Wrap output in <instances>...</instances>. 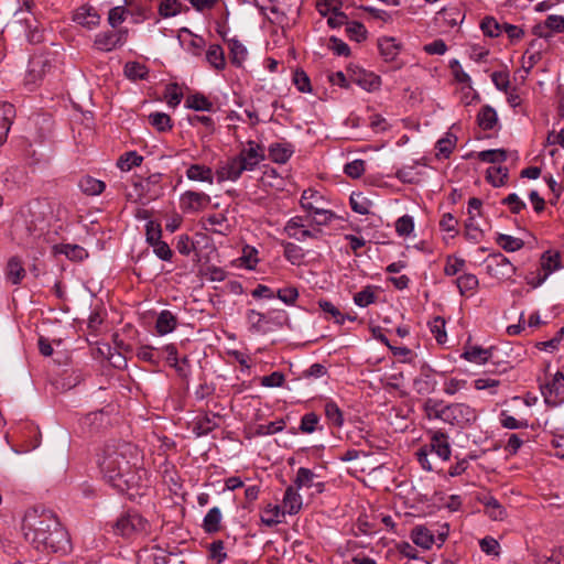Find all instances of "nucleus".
<instances>
[{
	"instance_id": "2f4dec72",
	"label": "nucleus",
	"mask_w": 564,
	"mask_h": 564,
	"mask_svg": "<svg viewBox=\"0 0 564 564\" xmlns=\"http://www.w3.org/2000/svg\"><path fill=\"white\" fill-rule=\"evenodd\" d=\"M477 123L482 130H492L498 123L496 110L488 105L481 107L477 115Z\"/></svg>"
},
{
	"instance_id": "7ed1b4c3",
	"label": "nucleus",
	"mask_w": 564,
	"mask_h": 564,
	"mask_svg": "<svg viewBox=\"0 0 564 564\" xmlns=\"http://www.w3.org/2000/svg\"><path fill=\"white\" fill-rule=\"evenodd\" d=\"M425 416L438 419L451 425L465 427L477 419L476 411L467 404H445L443 401L429 399L425 401Z\"/></svg>"
},
{
	"instance_id": "603ef678",
	"label": "nucleus",
	"mask_w": 564,
	"mask_h": 564,
	"mask_svg": "<svg viewBox=\"0 0 564 564\" xmlns=\"http://www.w3.org/2000/svg\"><path fill=\"white\" fill-rule=\"evenodd\" d=\"M316 475L306 467H300L296 473V477L294 479V486L296 489H301L303 487L311 488L314 486V478Z\"/></svg>"
},
{
	"instance_id": "e433bc0d",
	"label": "nucleus",
	"mask_w": 564,
	"mask_h": 564,
	"mask_svg": "<svg viewBox=\"0 0 564 564\" xmlns=\"http://www.w3.org/2000/svg\"><path fill=\"white\" fill-rule=\"evenodd\" d=\"M495 241L507 252L518 251L524 246V241L522 239L505 234H497Z\"/></svg>"
},
{
	"instance_id": "473e14b6",
	"label": "nucleus",
	"mask_w": 564,
	"mask_h": 564,
	"mask_svg": "<svg viewBox=\"0 0 564 564\" xmlns=\"http://www.w3.org/2000/svg\"><path fill=\"white\" fill-rule=\"evenodd\" d=\"M349 204L351 209L360 215H368L372 206V202L361 192H354L350 195Z\"/></svg>"
},
{
	"instance_id": "4d7b16f0",
	"label": "nucleus",
	"mask_w": 564,
	"mask_h": 564,
	"mask_svg": "<svg viewBox=\"0 0 564 564\" xmlns=\"http://www.w3.org/2000/svg\"><path fill=\"white\" fill-rule=\"evenodd\" d=\"M480 29L486 36L497 37L502 31V25L495 18L486 17L480 23Z\"/></svg>"
},
{
	"instance_id": "4468645a",
	"label": "nucleus",
	"mask_w": 564,
	"mask_h": 564,
	"mask_svg": "<svg viewBox=\"0 0 564 564\" xmlns=\"http://www.w3.org/2000/svg\"><path fill=\"white\" fill-rule=\"evenodd\" d=\"M238 156L241 159L249 171L256 169V166L264 160V153L262 148L253 141L248 142V148L240 151Z\"/></svg>"
},
{
	"instance_id": "7c9ffc66",
	"label": "nucleus",
	"mask_w": 564,
	"mask_h": 564,
	"mask_svg": "<svg viewBox=\"0 0 564 564\" xmlns=\"http://www.w3.org/2000/svg\"><path fill=\"white\" fill-rule=\"evenodd\" d=\"M177 325L176 316L169 310H163L155 323V329L160 335H166L175 329Z\"/></svg>"
},
{
	"instance_id": "b1692460",
	"label": "nucleus",
	"mask_w": 564,
	"mask_h": 564,
	"mask_svg": "<svg viewBox=\"0 0 564 564\" xmlns=\"http://www.w3.org/2000/svg\"><path fill=\"white\" fill-rule=\"evenodd\" d=\"M540 264L542 273L549 278L552 273L562 268L561 253L557 251L552 252L551 250L543 252Z\"/></svg>"
},
{
	"instance_id": "864d4df0",
	"label": "nucleus",
	"mask_w": 564,
	"mask_h": 564,
	"mask_svg": "<svg viewBox=\"0 0 564 564\" xmlns=\"http://www.w3.org/2000/svg\"><path fill=\"white\" fill-rule=\"evenodd\" d=\"M285 511L281 510L279 506H271L269 505L267 509L264 510V516L261 517V521L267 527H273L279 524L280 516H284Z\"/></svg>"
},
{
	"instance_id": "5fc2aeb1",
	"label": "nucleus",
	"mask_w": 564,
	"mask_h": 564,
	"mask_svg": "<svg viewBox=\"0 0 564 564\" xmlns=\"http://www.w3.org/2000/svg\"><path fill=\"white\" fill-rule=\"evenodd\" d=\"M478 159L486 163H500L507 160V152L503 149L485 150L478 153Z\"/></svg>"
},
{
	"instance_id": "a19ab883",
	"label": "nucleus",
	"mask_w": 564,
	"mask_h": 564,
	"mask_svg": "<svg viewBox=\"0 0 564 564\" xmlns=\"http://www.w3.org/2000/svg\"><path fill=\"white\" fill-rule=\"evenodd\" d=\"M228 43L231 63L238 67L242 66V63L246 61L248 55L247 48L237 39H231L228 41Z\"/></svg>"
},
{
	"instance_id": "79ce46f5",
	"label": "nucleus",
	"mask_w": 564,
	"mask_h": 564,
	"mask_svg": "<svg viewBox=\"0 0 564 564\" xmlns=\"http://www.w3.org/2000/svg\"><path fill=\"white\" fill-rule=\"evenodd\" d=\"M14 116V108L11 104L3 105V117L0 119V147L7 141L8 133L10 131L12 121L11 118Z\"/></svg>"
},
{
	"instance_id": "f257e3e1",
	"label": "nucleus",
	"mask_w": 564,
	"mask_h": 564,
	"mask_svg": "<svg viewBox=\"0 0 564 564\" xmlns=\"http://www.w3.org/2000/svg\"><path fill=\"white\" fill-rule=\"evenodd\" d=\"M138 448L128 442H107L98 454L97 464L104 479L119 492L140 495L147 485V470L138 466Z\"/></svg>"
},
{
	"instance_id": "0e129e2a",
	"label": "nucleus",
	"mask_w": 564,
	"mask_h": 564,
	"mask_svg": "<svg viewBox=\"0 0 564 564\" xmlns=\"http://www.w3.org/2000/svg\"><path fill=\"white\" fill-rule=\"evenodd\" d=\"M182 4L177 0H164L159 7V13L163 18H170L181 12Z\"/></svg>"
},
{
	"instance_id": "2eb2a0df",
	"label": "nucleus",
	"mask_w": 564,
	"mask_h": 564,
	"mask_svg": "<svg viewBox=\"0 0 564 564\" xmlns=\"http://www.w3.org/2000/svg\"><path fill=\"white\" fill-rule=\"evenodd\" d=\"M51 68L50 63L42 57H33L29 62L28 73L25 75V85H35L43 78L46 70Z\"/></svg>"
},
{
	"instance_id": "c85d7f7f",
	"label": "nucleus",
	"mask_w": 564,
	"mask_h": 564,
	"mask_svg": "<svg viewBox=\"0 0 564 564\" xmlns=\"http://www.w3.org/2000/svg\"><path fill=\"white\" fill-rule=\"evenodd\" d=\"M115 31H105L96 34L94 40V47L100 52H111L120 47L116 37Z\"/></svg>"
},
{
	"instance_id": "5701e85b",
	"label": "nucleus",
	"mask_w": 564,
	"mask_h": 564,
	"mask_svg": "<svg viewBox=\"0 0 564 564\" xmlns=\"http://www.w3.org/2000/svg\"><path fill=\"white\" fill-rule=\"evenodd\" d=\"M448 532L449 525L447 522L440 524L436 530L425 528V550L430 549L432 545L440 547L446 540Z\"/></svg>"
},
{
	"instance_id": "20e7f679",
	"label": "nucleus",
	"mask_w": 564,
	"mask_h": 564,
	"mask_svg": "<svg viewBox=\"0 0 564 564\" xmlns=\"http://www.w3.org/2000/svg\"><path fill=\"white\" fill-rule=\"evenodd\" d=\"M150 524L139 512L129 510L121 514L115 524V531L123 538L148 534Z\"/></svg>"
},
{
	"instance_id": "13d9d810",
	"label": "nucleus",
	"mask_w": 564,
	"mask_h": 564,
	"mask_svg": "<svg viewBox=\"0 0 564 564\" xmlns=\"http://www.w3.org/2000/svg\"><path fill=\"white\" fill-rule=\"evenodd\" d=\"M500 424L502 427L508 430H520L529 426L527 420H518L512 415L508 414L507 411H502L499 416Z\"/></svg>"
},
{
	"instance_id": "f03ea898",
	"label": "nucleus",
	"mask_w": 564,
	"mask_h": 564,
	"mask_svg": "<svg viewBox=\"0 0 564 564\" xmlns=\"http://www.w3.org/2000/svg\"><path fill=\"white\" fill-rule=\"evenodd\" d=\"M25 539L42 552H66L69 547V536L57 517L50 510H44L33 522L28 519Z\"/></svg>"
},
{
	"instance_id": "bb28decb",
	"label": "nucleus",
	"mask_w": 564,
	"mask_h": 564,
	"mask_svg": "<svg viewBox=\"0 0 564 564\" xmlns=\"http://www.w3.org/2000/svg\"><path fill=\"white\" fill-rule=\"evenodd\" d=\"M186 177L195 182L214 183V173L209 166L202 164H192L186 170Z\"/></svg>"
},
{
	"instance_id": "09e8293b",
	"label": "nucleus",
	"mask_w": 564,
	"mask_h": 564,
	"mask_svg": "<svg viewBox=\"0 0 564 564\" xmlns=\"http://www.w3.org/2000/svg\"><path fill=\"white\" fill-rule=\"evenodd\" d=\"M445 319L441 316H436L433 321L429 322L431 333L434 335L437 344L443 345L447 340V334L445 330Z\"/></svg>"
},
{
	"instance_id": "58836bf2",
	"label": "nucleus",
	"mask_w": 564,
	"mask_h": 564,
	"mask_svg": "<svg viewBox=\"0 0 564 564\" xmlns=\"http://www.w3.org/2000/svg\"><path fill=\"white\" fill-rule=\"evenodd\" d=\"M208 63L216 69L221 70L226 66L224 50L218 44H213L206 52Z\"/></svg>"
},
{
	"instance_id": "8fccbe9b",
	"label": "nucleus",
	"mask_w": 564,
	"mask_h": 564,
	"mask_svg": "<svg viewBox=\"0 0 564 564\" xmlns=\"http://www.w3.org/2000/svg\"><path fill=\"white\" fill-rule=\"evenodd\" d=\"M508 178V169L501 166H491L487 170V180L495 186H502Z\"/></svg>"
},
{
	"instance_id": "cd10ccee",
	"label": "nucleus",
	"mask_w": 564,
	"mask_h": 564,
	"mask_svg": "<svg viewBox=\"0 0 564 564\" xmlns=\"http://www.w3.org/2000/svg\"><path fill=\"white\" fill-rule=\"evenodd\" d=\"M6 275L9 282L18 285L25 276V269L20 258L12 257L7 263Z\"/></svg>"
},
{
	"instance_id": "0eeeda50",
	"label": "nucleus",
	"mask_w": 564,
	"mask_h": 564,
	"mask_svg": "<svg viewBox=\"0 0 564 564\" xmlns=\"http://www.w3.org/2000/svg\"><path fill=\"white\" fill-rule=\"evenodd\" d=\"M210 196L204 192L186 191L180 197V208L183 213L196 214L210 204Z\"/></svg>"
},
{
	"instance_id": "f3484780",
	"label": "nucleus",
	"mask_w": 564,
	"mask_h": 564,
	"mask_svg": "<svg viewBox=\"0 0 564 564\" xmlns=\"http://www.w3.org/2000/svg\"><path fill=\"white\" fill-rule=\"evenodd\" d=\"M478 501L485 507V512L491 520L502 521L507 517L506 509L494 496L484 495L478 498Z\"/></svg>"
},
{
	"instance_id": "de8ad7c7",
	"label": "nucleus",
	"mask_w": 564,
	"mask_h": 564,
	"mask_svg": "<svg viewBox=\"0 0 564 564\" xmlns=\"http://www.w3.org/2000/svg\"><path fill=\"white\" fill-rule=\"evenodd\" d=\"M324 411L327 420L333 425L340 427L344 423L343 412L333 400H328L324 405Z\"/></svg>"
},
{
	"instance_id": "f8f14e48",
	"label": "nucleus",
	"mask_w": 564,
	"mask_h": 564,
	"mask_svg": "<svg viewBox=\"0 0 564 564\" xmlns=\"http://www.w3.org/2000/svg\"><path fill=\"white\" fill-rule=\"evenodd\" d=\"M160 174L151 175L147 178H140L138 181H133V189L135 195V200L144 204V200L149 202L154 199L158 196L155 191H152V187L159 183Z\"/></svg>"
},
{
	"instance_id": "3c124183",
	"label": "nucleus",
	"mask_w": 564,
	"mask_h": 564,
	"mask_svg": "<svg viewBox=\"0 0 564 564\" xmlns=\"http://www.w3.org/2000/svg\"><path fill=\"white\" fill-rule=\"evenodd\" d=\"M143 161V158L135 151H130L121 155L118 160V167L122 171H130L134 166H139Z\"/></svg>"
},
{
	"instance_id": "052dcab7",
	"label": "nucleus",
	"mask_w": 564,
	"mask_h": 564,
	"mask_svg": "<svg viewBox=\"0 0 564 564\" xmlns=\"http://www.w3.org/2000/svg\"><path fill=\"white\" fill-rule=\"evenodd\" d=\"M61 252L64 253L70 260L80 261L88 257L85 248L78 245H62Z\"/></svg>"
},
{
	"instance_id": "423d86ee",
	"label": "nucleus",
	"mask_w": 564,
	"mask_h": 564,
	"mask_svg": "<svg viewBox=\"0 0 564 564\" xmlns=\"http://www.w3.org/2000/svg\"><path fill=\"white\" fill-rule=\"evenodd\" d=\"M485 262L487 273L500 281L512 279L517 272V268L501 252L490 253Z\"/></svg>"
},
{
	"instance_id": "69168bd1",
	"label": "nucleus",
	"mask_w": 564,
	"mask_h": 564,
	"mask_svg": "<svg viewBox=\"0 0 564 564\" xmlns=\"http://www.w3.org/2000/svg\"><path fill=\"white\" fill-rule=\"evenodd\" d=\"M501 203L508 206L512 214H520L527 207L525 203L516 193L509 194Z\"/></svg>"
},
{
	"instance_id": "412c9836",
	"label": "nucleus",
	"mask_w": 564,
	"mask_h": 564,
	"mask_svg": "<svg viewBox=\"0 0 564 564\" xmlns=\"http://www.w3.org/2000/svg\"><path fill=\"white\" fill-rule=\"evenodd\" d=\"M220 419L218 414H204L203 416H198L194 422L193 433L197 436H204L213 432L218 427L217 420Z\"/></svg>"
},
{
	"instance_id": "49530a36",
	"label": "nucleus",
	"mask_w": 564,
	"mask_h": 564,
	"mask_svg": "<svg viewBox=\"0 0 564 564\" xmlns=\"http://www.w3.org/2000/svg\"><path fill=\"white\" fill-rule=\"evenodd\" d=\"M150 124L159 132H166L172 129V119L165 112H152L149 115Z\"/></svg>"
},
{
	"instance_id": "393cba45",
	"label": "nucleus",
	"mask_w": 564,
	"mask_h": 564,
	"mask_svg": "<svg viewBox=\"0 0 564 564\" xmlns=\"http://www.w3.org/2000/svg\"><path fill=\"white\" fill-rule=\"evenodd\" d=\"M204 229L220 235H227L230 232L228 219L224 214H215L208 216L204 220Z\"/></svg>"
},
{
	"instance_id": "ea45409f",
	"label": "nucleus",
	"mask_w": 564,
	"mask_h": 564,
	"mask_svg": "<svg viewBox=\"0 0 564 564\" xmlns=\"http://www.w3.org/2000/svg\"><path fill=\"white\" fill-rule=\"evenodd\" d=\"M185 105L196 111H210L214 107L213 102L199 93L187 96Z\"/></svg>"
},
{
	"instance_id": "1a4fd4ad",
	"label": "nucleus",
	"mask_w": 564,
	"mask_h": 564,
	"mask_svg": "<svg viewBox=\"0 0 564 564\" xmlns=\"http://www.w3.org/2000/svg\"><path fill=\"white\" fill-rule=\"evenodd\" d=\"M284 232L289 238L295 239L297 241H304L306 239H319L322 236V230L319 228L313 230L306 229L303 225V219L301 216H295L289 219L285 224Z\"/></svg>"
},
{
	"instance_id": "338daca9",
	"label": "nucleus",
	"mask_w": 564,
	"mask_h": 564,
	"mask_svg": "<svg viewBox=\"0 0 564 564\" xmlns=\"http://www.w3.org/2000/svg\"><path fill=\"white\" fill-rule=\"evenodd\" d=\"M225 544L221 540L214 541L209 545V556L216 561L217 564L223 563L227 558V553L224 551Z\"/></svg>"
},
{
	"instance_id": "bf43d9fd",
	"label": "nucleus",
	"mask_w": 564,
	"mask_h": 564,
	"mask_svg": "<svg viewBox=\"0 0 564 564\" xmlns=\"http://www.w3.org/2000/svg\"><path fill=\"white\" fill-rule=\"evenodd\" d=\"M376 301V294L373 292L372 286H366L360 292L356 293L354 296V302L356 305L360 307H366Z\"/></svg>"
},
{
	"instance_id": "39448f33",
	"label": "nucleus",
	"mask_w": 564,
	"mask_h": 564,
	"mask_svg": "<svg viewBox=\"0 0 564 564\" xmlns=\"http://www.w3.org/2000/svg\"><path fill=\"white\" fill-rule=\"evenodd\" d=\"M311 198L323 199V195L312 188H307L302 193L300 204L301 207L313 215L312 223L318 227L327 226L333 219L337 218L336 214L329 209L315 206Z\"/></svg>"
},
{
	"instance_id": "ddd939ff",
	"label": "nucleus",
	"mask_w": 564,
	"mask_h": 564,
	"mask_svg": "<svg viewBox=\"0 0 564 564\" xmlns=\"http://www.w3.org/2000/svg\"><path fill=\"white\" fill-rule=\"evenodd\" d=\"M245 171H249L247 165H245L241 159L236 155L229 159L225 165L217 170V176L219 181H237Z\"/></svg>"
},
{
	"instance_id": "72a5a7b5",
	"label": "nucleus",
	"mask_w": 564,
	"mask_h": 564,
	"mask_svg": "<svg viewBox=\"0 0 564 564\" xmlns=\"http://www.w3.org/2000/svg\"><path fill=\"white\" fill-rule=\"evenodd\" d=\"M456 284L462 295H471L477 290L479 281L475 274L464 273L456 279Z\"/></svg>"
},
{
	"instance_id": "c756f323",
	"label": "nucleus",
	"mask_w": 564,
	"mask_h": 564,
	"mask_svg": "<svg viewBox=\"0 0 564 564\" xmlns=\"http://www.w3.org/2000/svg\"><path fill=\"white\" fill-rule=\"evenodd\" d=\"M457 137L454 133L447 132L443 138L437 140L435 144V156L437 159H448L455 149Z\"/></svg>"
},
{
	"instance_id": "9b49d317",
	"label": "nucleus",
	"mask_w": 564,
	"mask_h": 564,
	"mask_svg": "<svg viewBox=\"0 0 564 564\" xmlns=\"http://www.w3.org/2000/svg\"><path fill=\"white\" fill-rule=\"evenodd\" d=\"M564 32V17L557 14L549 15L543 23L533 26L532 33L541 39L549 40L554 33Z\"/></svg>"
},
{
	"instance_id": "c9c22d12",
	"label": "nucleus",
	"mask_w": 564,
	"mask_h": 564,
	"mask_svg": "<svg viewBox=\"0 0 564 564\" xmlns=\"http://www.w3.org/2000/svg\"><path fill=\"white\" fill-rule=\"evenodd\" d=\"M221 511L218 507H213L203 520V529L206 533H216L220 530Z\"/></svg>"
},
{
	"instance_id": "774afa93",
	"label": "nucleus",
	"mask_w": 564,
	"mask_h": 564,
	"mask_svg": "<svg viewBox=\"0 0 564 564\" xmlns=\"http://www.w3.org/2000/svg\"><path fill=\"white\" fill-rule=\"evenodd\" d=\"M128 10L123 6H118L110 9L108 14V22L112 28H117L126 20Z\"/></svg>"
},
{
	"instance_id": "dca6fc26",
	"label": "nucleus",
	"mask_w": 564,
	"mask_h": 564,
	"mask_svg": "<svg viewBox=\"0 0 564 564\" xmlns=\"http://www.w3.org/2000/svg\"><path fill=\"white\" fill-rule=\"evenodd\" d=\"M73 21L87 29H93L99 25L100 15L91 6H82L74 12Z\"/></svg>"
},
{
	"instance_id": "e2e57ef3",
	"label": "nucleus",
	"mask_w": 564,
	"mask_h": 564,
	"mask_svg": "<svg viewBox=\"0 0 564 564\" xmlns=\"http://www.w3.org/2000/svg\"><path fill=\"white\" fill-rule=\"evenodd\" d=\"M536 564H564V546L553 550L551 555H538Z\"/></svg>"
},
{
	"instance_id": "4c0bfd02",
	"label": "nucleus",
	"mask_w": 564,
	"mask_h": 564,
	"mask_svg": "<svg viewBox=\"0 0 564 564\" xmlns=\"http://www.w3.org/2000/svg\"><path fill=\"white\" fill-rule=\"evenodd\" d=\"M323 430L319 424V416L315 412H308L301 419L299 431L303 434H312L316 431Z\"/></svg>"
},
{
	"instance_id": "c03bdc74",
	"label": "nucleus",
	"mask_w": 564,
	"mask_h": 564,
	"mask_svg": "<svg viewBox=\"0 0 564 564\" xmlns=\"http://www.w3.org/2000/svg\"><path fill=\"white\" fill-rule=\"evenodd\" d=\"M281 246L285 259L292 264H300L303 261L305 254L300 246L289 241H282Z\"/></svg>"
},
{
	"instance_id": "aec40b11",
	"label": "nucleus",
	"mask_w": 564,
	"mask_h": 564,
	"mask_svg": "<svg viewBox=\"0 0 564 564\" xmlns=\"http://www.w3.org/2000/svg\"><path fill=\"white\" fill-rule=\"evenodd\" d=\"M496 352L497 350L494 348L482 349L480 347H471L463 354V358L475 364H486L488 361L496 364Z\"/></svg>"
},
{
	"instance_id": "a211bd4d",
	"label": "nucleus",
	"mask_w": 564,
	"mask_h": 564,
	"mask_svg": "<svg viewBox=\"0 0 564 564\" xmlns=\"http://www.w3.org/2000/svg\"><path fill=\"white\" fill-rule=\"evenodd\" d=\"M431 452L435 453L440 458L446 460L451 456V445L448 436L441 432L434 431L431 435Z\"/></svg>"
},
{
	"instance_id": "9d476101",
	"label": "nucleus",
	"mask_w": 564,
	"mask_h": 564,
	"mask_svg": "<svg viewBox=\"0 0 564 564\" xmlns=\"http://www.w3.org/2000/svg\"><path fill=\"white\" fill-rule=\"evenodd\" d=\"M110 424L109 412L105 409L90 412L80 419L79 425L83 433L95 434Z\"/></svg>"
},
{
	"instance_id": "6ab92c4d",
	"label": "nucleus",
	"mask_w": 564,
	"mask_h": 564,
	"mask_svg": "<svg viewBox=\"0 0 564 564\" xmlns=\"http://www.w3.org/2000/svg\"><path fill=\"white\" fill-rule=\"evenodd\" d=\"M350 82L360 86L362 89L367 91L376 90L380 87V77L375 75L373 73H368L366 70L355 72L350 76Z\"/></svg>"
},
{
	"instance_id": "f704fd0d",
	"label": "nucleus",
	"mask_w": 564,
	"mask_h": 564,
	"mask_svg": "<svg viewBox=\"0 0 564 564\" xmlns=\"http://www.w3.org/2000/svg\"><path fill=\"white\" fill-rule=\"evenodd\" d=\"M78 185L82 192L87 195H99L106 188V185L102 181L89 175L83 176Z\"/></svg>"
},
{
	"instance_id": "680f3d73",
	"label": "nucleus",
	"mask_w": 564,
	"mask_h": 564,
	"mask_svg": "<svg viewBox=\"0 0 564 564\" xmlns=\"http://www.w3.org/2000/svg\"><path fill=\"white\" fill-rule=\"evenodd\" d=\"M145 237L147 242L152 246L158 241L162 240V228L161 225L156 221L149 220L145 225Z\"/></svg>"
},
{
	"instance_id": "4be33fe9",
	"label": "nucleus",
	"mask_w": 564,
	"mask_h": 564,
	"mask_svg": "<svg viewBox=\"0 0 564 564\" xmlns=\"http://www.w3.org/2000/svg\"><path fill=\"white\" fill-rule=\"evenodd\" d=\"M294 153V148L291 143H272L269 147V158L279 164L286 163L292 154Z\"/></svg>"
},
{
	"instance_id": "6e6552de",
	"label": "nucleus",
	"mask_w": 564,
	"mask_h": 564,
	"mask_svg": "<svg viewBox=\"0 0 564 564\" xmlns=\"http://www.w3.org/2000/svg\"><path fill=\"white\" fill-rule=\"evenodd\" d=\"M544 401L550 406H557L564 402V375L557 371L552 379L542 387Z\"/></svg>"
},
{
	"instance_id": "6e6d98bb",
	"label": "nucleus",
	"mask_w": 564,
	"mask_h": 564,
	"mask_svg": "<svg viewBox=\"0 0 564 564\" xmlns=\"http://www.w3.org/2000/svg\"><path fill=\"white\" fill-rule=\"evenodd\" d=\"M346 34L350 40L361 42L367 37V30L360 22L352 21L346 24Z\"/></svg>"
},
{
	"instance_id": "a878e982",
	"label": "nucleus",
	"mask_w": 564,
	"mask_h": 564,
	"mask_svg": "<svg viewBox=\"0 0 564 564\" xmlns=\"http://www.w3.org/2000/svg\"><path fill=\"white\" fill-rule=\"evenodd\" d=\"M302 508V497L293 486L286 488L283 497V511L296 514Z\"/></svg>"
},
{
	"instance_id": "37998d69",
	"label": "nucleus",
	"mask_w": 564,
	"mask_h": 564,
	"mask_svg": "<svg viewBox=\"0 0 564 564\" xmlns=\"http://www.w3.org/2000/svg\"><path fill=\"white\" fill-rule=\"evenodd\" d=\"M378 47L386 62L394 61L399 54V45L394 39L384 37L379 40Z\"/></svg>"
},
{
	"instance_id": "a18cd8bd",
	"label": "nucleus",
	"mask_w": 564,
	"mask_h": 564,
	"mask_svg": "<svg viewBox=\"0 0 564 564\" xmlns=\"http://www.w3.org/2000/svg\"><path fill=\"white\" fill-rule=\"evenodd\" d=\"M124 75L131 80L145 79L149 75V69L139 62H128L124 65Z\"/></svg>"
}]
</instances>
